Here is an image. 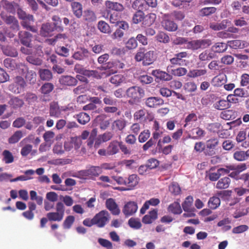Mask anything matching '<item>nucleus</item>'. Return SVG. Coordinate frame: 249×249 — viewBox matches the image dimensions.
Segmentation results:
<instances>
[{"mask_svg":"<svg viewBox=\"0 0 249 249\" xmlns=\"http://www.w3.org/2000/svg\"><path fill=\"white\" fill-rule=\"evenodd\" d=\"M65 211V205L61 202L59 201L55 205V212H49L47 213L46 217H43L40 219V227L41 228H44L46 224L49 221H61L64 216Z\"/></svg>","mask_w":249,"mask_h":249,"instance_id":"nucleus-1","label":"nucleus"},{"mask_svg":"<svg viewBox=\"0 0 249 249\" xmlns=\"http://www.w3.org/2000/svg\"><path fill=\"white\" fill-rule=\"evenodd\" d=\"M135 59L137 62L142 61L143 66H149L155 60V52L149 51L145 52L144 48L140 49L135 55Z\"/></svg>","mask_w":249,"mask_h":249,"instance_id":"nucleus-2","label":"nucleus"},{"mask_svg":"<svg viewBox=\"0 0 249 249\" xmlns=\"http://www.w3.org/2000/svg\"><path fill=\"white\" fill-rule=\"evenodd\" d=\"M26 86L24 79L20 76H17L13 79V82L8 86V89L15 94H19L24 90Z\"/></svg>","mask_w":249,"mask_h":249,"instance_id":"nucleus-3","label":"nucleus"},{"mask_svg":"<svg viewBox=\"0 0 249 249\" xmlns=\"http://www.w3.org/2000/svg\"><path fill=\"white\" fill-rule=\"evenodd\" d=\"M127 96L135 103L139 102L144 96V90L141 87L133 86L129 88L126 91Z\"/></svg>","mask_w":249,"mask_h":249,"instance_id":"nucleus-4","label":"nucleus"},{"mask_svg":"<svg viewBox=\"0 0 249 249\" xmlns=\"http://www.w3.org/2000/svg\"><path fill=\"white\" fill-rule=\"evenodd\" d=\"M94 223L99 228L104 227L109 220V213L106 210L100 211L93 217Z\"/></svg>","mask_w":249,"mask_h":249,"instance_id":"nucleus-5","label":"nucleus"},{"mask_svg":"<svg viewBox=\"0 0 249 249\" xmlns=\"http://www.w3.org/2000/svg\"><path fill=\"white\" fill-rule=\"evenodd\" d=\"M169 14H165L163 15L161 26L166 31L169 32H175L178 29L177 24L170 19Z\"/></svg>","mask_w":249,"mask_h":249,"instance_id":"nucleus-6","label":"nucleus"},{"mask_svg":"<svg viewBox=\"0 0 249 249\" xmlns=\"http://www.w3.org/2000/svg\"><path fill=\"white\" fill-rule=\"evenodd\" d=\"M219 144V140L217 138L208 140L206 142V149L204 153L206 155L212 156L216 154V147Z\"/></svg>","mask_w":249,"mask_h":249,"instance_id":"nucleus-7","label":"nucleus"},{"mask_svg":"<svg viewBox=\"0 0 249 249\" xmlns=\"http://www.w3.org/2000/svg\"><path fill=\"white\" fill-rule=\"evenodd\" d=\"M0 18L7 25H11V28L15 30H18L19 25L18 20L13 16H8L4 11H1L0 13Z\"/></svg>","mask_w":249,"mask_h":249,"instance_id":"nucleus-8","label":"nucleus"},{"mask_svg":"<svg viewBox=\"0 0 249 249\" xmlns=\"http://www.w3.org/2000/svg\"><path fill=\"white\" fill-rule=\"evenodd\" d=\"M138 209L136 202L130 201L127 202L124 206L122 212L125 217H129L134 214Z\"/></svg>","mask_w":249,"mask_h":249,"instance_id":"nucleus-9","label":"nucleus"},{"mask_svg":"<svg viewBox=\"0 0 249 249\" xmlns=\"http://www.w3.org/2000/svg\"><path fill=\"white\" fill-rule=\"evenodd\" d=\"M22 20V21L20 23L21 26L24 29L28 30L35 33L37 32V28L36 26L32 25L35 21L34 16L32 15L28 16Z\"/></svg>","mask_w":249,"mask_h":249,"instance_id":"nucleus-10","label":"nucleus"},{"mask_svg":"<svg viewBox=\"0 0 249 249\" xmlns=\"http://www.w3.org/2000/svg\"><path fill=\"white\" fill-rule=\"evenodd\" d=\"M105 5L107 10L118 12H122L125 9L124 6L121 3L107 0L105 2Z\"/></svg>","mask_w":249,"mask_h":249,"instance_id":"nucleus-11","label":"nucleus"},{"mask_svg":"<svg viewBox=\"0 0 249 249\" xmlns=\"http://www.w3.org/2000/svg\"><path fill=\"white\" fill-rule=\"evenodd\" d=\"M106 206L113 215H118L120 213V210L115 200L109 198L106 201Z\"/></svg>","mask_w":249,"mask_h":249,"instance_id":"nucleus-12","label":"nucleus"},{"mask_svg":"<svg viewBox=\"0 0 249 249\" xmlns=\"http://www.w3.org/2000/svg\"><path fill=\"white\" fill-rule=\"evenodd\" d=\"M18 36L20 43L24 46H30L32 44L33 35L30 33L21 31L18 32Z\"/></svg>","mask_w":249,"mask_h":249,"instance_id":"nucleus-13","label":"nucleus"},{"mask_svg":"<svg viewBox=\"0 0 249 249\" xmlns=\"http://www.w3.org/2000/svg\"><path fill=\"white\" fill-rule=\"evenodd\" d=\"M188 56V53L187 52H181L174 54V57L170 59V62L173 65H182L184 60H182L184 58Z\"/></svg>","mask_w":249,"mask_h":249,"instance_id":"nucleus-14","label":"nucleus"},{"mask_svg":"<svg viewBox=\"0 0 249 249\" xmlns=\"http://www.w3.org/2000/svg\"><path fill=\"white\" fill-rule=\"evenodd\" d=\"M59 83L65 86H74L77 85V79L71 75H62L59 79Z\"/></svg>","mask_w":249,"mask_h":249,"instance_id":"nucleus-15","label":"nucleus"},{"mask_svg":"<svg viewBox=\"0 0 249 249\" xmlns=\"http://www.w3.org/2000/svg\"><path fill=\"white\" fill-rule=\"evenodd\" d=\"M102 172L103 170L102 167L94 166H91L89 169L81 171L82 175L88 177H97L100 174H102Z\"/></svg>","mask_w":249,"mask_h":249,"instance_id":"nucleus-16","label":"nucleus"},{"mask_svg":"<svg viewBox=\"0 0 249 249\" xmlns=\"http://www.w3.org/2000/svg\"><path fill=\"white\" fill-rule=\"evenodd\" d=\"M61 109H62V107H59L57 103H51L49 109L50 116L55 118L60 117L62 111Z\"/></svg>","mask_w":249,"mask_h":249,"instance_id":"nucleus-17","label":"nucleus"},{"mask_svg":"<svg viewBox=\"0 0 249 249\" xmlns=\"http://www.w3.org/2000/svg\"><path fill=\"white\" fill-rule=\"evenodd\" d=\"M139 181V178L136 174H132L130 175L127 178H126L125 186L128 188L125 190H130L134 189V188L138 184Z\"/></svg>","mask_w":249,"mask_h":249,"instance_id":"nucleus-18","label":"nucleus"},{"mask_svg":"<svg viewBox=\"0 0 249 249\" xmlns=\"http://www.w3.org/2000/svg\"><path fill=\"white\" fill-rule=\"evenodd\" d=\"M73 14L78 18H80L83 13V5L81 3L78 1H74L71 4Z\"/></svg>","mask_w":249,"mask_h":249,"instance_id":"nucleus-19","label":"nucleus"},{"mask_svg":"<svg viewBox=\"0 0 249 249\" xmlns=\"http://www.w3.org/2000/svg\"><path fill=\"white\" fill-rule=\"evenodd\" d=\"M152 74L156 78L162 81H170L173 78L171 74L160 70L152 71Z\"/></svg>","mask_w":249,"mask_h":249,"instance_id":"nucleus-20","label":"nucleus"},{"mask_svg":"<svg viewBox=\"0 0 249 249\" xmlns=\"http://www.w3.org/2000/svg\"><path fill=\"white\" fill-rule=\"evenodd\" d=\"M145 105L149 107H156L164 103L163 100L158 97H150L147 98L145 100Z\"/></svg>","mask_w":249,"mask_h":249,"instance_id":"nucleus-21","label":"nucleus"},{"mask_svg":"<svg viewBox=\"0 0 249 249\" xmlns=\"http://www.w3.org/2000/svg\"><path fill=\"white\" fill-rule=\"evenodd\" d=\"M54 31V27L50 23H44L41 25L40 30V35L42 36L47 37L51 36Z\"/></svg>","mask_w":249,"mask_h":249,"instance_id":"nucleus-22","label":"nucleus"},{"mask_svg":"<svg viewBox=\"0 0 249 249\" xmlns=\"http://www.w3.org/2000/svg\"><path fill=\"white\" fill-rule=\"evenodd\" d=\"M158 217V211L154 209L150 211L148 213L145 215L142 218V222L144 224H148L152 223Z\"/></svg>","mask_w":249,"mask_h":249,"instance_id":"nucleus-23","label":"nucleus"},{"mask_svg":"<svg viewBox=\"0 0 249 249\" xmlns=\"http://www.w3.org/2000/svg\"><path fill=\"white\" fill-rule=\"evenodd\" d=\"M28 210L24 212L22 215L27 219L32 220L34 219L35 215L33 212L36 208V204L33 202H29L28 203Z\"/></svg>","mask_w":249,"mask_h":249,"instance_id":"nucleus-24","label":"nucleus"},{"mask_svg":"<svg viewBox=\"0 0 249 249\" xmlns=\"http://www.w3.org/2000/svg\"><path fill=\"white\" fill-rule=\"evenodd\" d=\"M207 71L206 69H193L189 71L187 76L191 78H196L203 76L206 74Z\"/></svg>","mask_w":249,"mask_h":249,"instance_id":"nucleus-25","label":"nucleus"},{"mask_svg":"<svg viewBox=\"0 0 249 249\" xmlns=\"http://www.w3.org/2000/svg\"><path fill=\"white\" fill-rule=\"evenodd\" d=\"M125 77L121 74H115L111 76L109 79V82L115 86H119L122 83L125 82Z\"/></svg>","mask_w":249,"mask_h":249,"instance_id":"nucleus-26","label":"nucleus"},{"mask_svg":"<svg viewBox=\"0 0 249 249\" xmlns=\"http://www.w3.org/2000/svg\"><path fill=\"white\" fill-rule=\"evenodd\" d=\"M9 104L14 109L21 108L24 104V101L18 97L13 96L9 101Z\"/></svg>","mask_w":249,"mask_h":249,"instance_id":"nucleus-27","label":"nucleus"},{"mask_svg":"<svg viewBox=\"0 0 249 249\" xmlns=\"http://www.w3.org/2000/svg\"><path fill=\"white\" fill-rule=\"evenodd\" d=\"M156 18V15L155 14L150 13L146 15H144L142 26L145 28L150 26L154 23Z\"/></svg>","mask_w":249,"mask_h":249,"instance_id":"nucleus-28","label":"nucleus"},{"mask_svg":"<svg viewBox=\"0 0 249 249\" xmlns=\"http://www.w3.org/2000/svg\"><path fill=\"white\" fill-rule=\"evenodd\" d=\"M230 23L228 19L223 20L220 23H212L210 24V27L214 31H219L226 29Z\"/></svg>","mask_w":249,"mask_h":249,"instance_id":"nucleus-29","label":"nucleus"},{"mask_svg":"<svg viewBox=\"0 0 249 249\" xmlns=\"http://www.w3.org/2000/svg\"><path fill=\"white\" fill-rule=\"evenodd\" d=\"M90 53L85 48H81L79 51L75 52L73 54V57L78 60H83L89 57Z\"/></svg>","mask_w":249,"mask_h":249,"instance_id":"nucleus-30","label":"nucleus"},{"mask_svg":"<svg viewBox=\"0 0 249 249\" xmlns=\"http://www.w3.org/2000/svg\"><path fill=\"white\" fill-rule=\"evenodd\" d=\"M35 171L32 169H29L24 172L25 175H21L18 176L15 178L10 179V182H16L18 181H26L32 178V177H30L34 174Z\"/></svg>","mask_w":249,"mask_h":249,"instance_id":"nucleus-31","label":"nucleus"},{"mask_svg":"<svg viewBox=\"0 0 249 249\" xmlns=\"http://www.w3.org/2000/svg\"><path fill=\"white\" fill-rule=\"evenodd\" d=\"M83 13V19L88 22L95 21L97 19L95 13L91 9H86L84 11Z\"/></svg>","mask_w":249,"mask_h":249,"instance_id":"nucleus-32","label":"nucleus"},{"mask_svg":"<svg viewBox=\"0 0 249 249\" xmlns=\"http://www.w3.org/2000/svg\"><path fill=\"white\" fill-rule=\"evenodd\" d=\"M52 19L53 21V27H54V30L58 32H63L64 31V27L62 25V20L57 15H54L52 17Z\"/></svg>","mask_w":249,"mask_h":249,"instance_id":"nucleus-33","label":"nucleus"},{"mask_svg":"<svg viewBox=\"0 0 249 249\" xmlns=\"http://www.w3.org/2000/svg\"><path fill=\"white\" fill-rule=\"evenodd\" d=\"M231 182V179L225 177L220 179L217 182L216 188L218 189H225L228 188Z\"/></svg>","mask_w":249,"mask_h":249,"instance_id":"nucleus-34","label":"nucleus"},{"mask_svg":"<svg viewBox=\"0 0 249 249\" xmlns=\"http://www.w3.org/2000/svg\"><path fill=\"white\" fill-rule=\"evenodd\" d=\"M227 79V76L224 74H219L214 77L212 80V84L214 87H219L223 85Z\"/></svg>","mask_w":249,"mask_h":249,"instance_id":"nucleus-35","label":"nucleus"},{"mask_svg":"<svg viewBox=\"0 0 249 249\" xmlns=\"http://www.w3.org/2000/svg\"><path fill=\"white\" fill-rule=\"evenodd\" d=\"M38 73L42 80L49 81L53 78L52 72L48 69H40Z\"/></svg>","mask_w":249,"mask_h":249,"instance_id":"nucleus-36","label":"nucleus"},{"mask_svg":"<svg viewBox=\"0 0 249 249\" xmlns=\"http://www.w3.org/2000/svg\"><path fill=\"white\" fill-rule=\"evenodd\" d=\"M228 49V45L223 42H217L212 48V50L216 53H222Z\"/></svg>","mask_w":249,"mask_h":249,"instance_id":"nucleus-37","label":"nucleus"},{"mask_svg":"<svg viewBox=\"0 0 249 249\" xmlns=\"http://www.w3.org/2000/svg\"><path fill=\"white\" fill-rule=\"evenodd\" d=\"M126 122L124 119H118L114 121L112 124V128L116 130L122 131L126 126Z\"/></svg>","mask_w":249,"mask_h":249,"instance_id":"nucleus-38","label":"nucleus"},{"mask_svg":"<svg viewBox=\"0 0 249 249\" xmlns=\"http://www.w3.org/2000/svg\"><path fill=\"white\" fill-rule=\"evenodd\" d=\"M168 211L175 214H179L182 212L180 204L178 202L171 204L168 208Z\"/></svg>","mask_w":249,"mask_h":249,"instance_id":"nucleus-39","label":"nucleus"},{"mask_svg":"<svg viewBox=\"0 0 249 249\" xmlns=\"http://www.w3.org/2000/svg\"><path fill=\"white\" fill-rule=\"evenodd\" d=\"M233 157L236 160L238 161H243L248 160L246 151H236L233 153Z\"/></svg>","mask_w":249,"mask_h":249,"instance_id":"nucleus-40","label":"nucleus"},{"mask_svg":"<svg viewBox=\"0 0 249 249\" xmlns=\"http://www.w3.org/2000/svg\"><path fill=\"white\" fill-rule=\"evenodd\" d=\"M132 7L137 11H142L146 9L147 5L145 0H136L132 4Z\"/></svg>","mask_w":249,"mask_h":249,"instance_id":"nucleus-41","label":"nucleus"},{"mask_svg":"<svg viewBox=\"0 0 249 249\" xmlns=\"http://www.w3.org/2000/svg\"><path fill=\"white\" fill-rule=\"evenodd\" d=\"M24 99L29 105H33L37 101L38 97L35 93L27 92L24 94Z\"/></svg>","mask_w":249,"mask_h":249,"instance_id":"nucleus-42","label":"nucleus"},{"mask_svg":"<svg viewBox=\"0 0 249 249\" xmlns=\"http://www.w3.org/2000/svg\"><path fill=\"white\" fill-rule=\"evenodd\" d=\"M193 200V197L191 196L186 197L185 201L182 204V208L185 212L191 211Z\"/></svg>","mask_w":249,"mask_h":249,"instance_id":"nucleus-43","label":"nucleus"},{"mask_svg":"<svg viewBox=\"0 0 249 249\" xmlns=\"http://www.w3.org/2000/svg\"><path fill=\"white\" fill-rule=\"evenodd\" d=\"M208 206L211 209L214 210L217 208L220 204V199L218 197L213 196L210 198Z\"/></svg>","mask_w":249,"mask_h":249,"instance_id":"nucleus-44","label":"nucleus"},{"mask_svg":"<svg viewBox=\"0 0 249 249\" xmlns=\"http://www.w3.org/2000/svg\"><path fill=\"white\" fill-rule=\"evenodd\" d=\"M78 123L82 124H85L90 121V117L85 112H81L76 115Z\"/></svg>","mask_w":249,"mask_h":249,"instance_id":"nucleus-45","label":"nucleus"},{"mask_svg":"<svg viewBox=\"0 0 249 249\" xmlns=\"http://www.w3.org/2000/svg\"><path fill=\"white\" fill-rule=\"evenodd\" d=\"M228 47L233 49H237L242 48L245 46V43L243 41L240 40H234L228 41L227 42Z\"/></svg>","mask_w":249,"mask_h":249,"instance_id":"nucleus-46","label":"nucleus"},{"mask_svg":"<svg viewBox=\"0 0 249 249\" xmlns=\"http://www.w3.org/2000/svg\"><path fill=\"white\" fill-rule=\"evenodd\" d=\"M156 40L164 44L168 43L170 41L169 36L163 32H160L156 36Z\"/></svg>","mask_w":249,"mask_h":249,"instance_id":"nucleus-47","label":"nucleus"},{"mask_svg":"<svg viewBox=\"0 0 249 249\" xmlns=\"http://www.w3.org/2000/svg\"><path fill=\"white\" fill-rule=\"evenodd\" d=\"M54 89V85L51 83H46L42 85L40 88V91L42 94L46 95L51 93Z\"/></svg>","mask_w":249,"mask_h":249,"instance_id":"nucleus-48","label":"nucleus"},{"mask_svg":"<svg viewBox=\"0 0 249 249\" xmlns=\"http://www.w3.org/2000/svg\"><path fill=\"white\" fill-rule=\"evenodd\" d=\"M23 137L22 132L20 130L16 131L14 134L8 139V142L10 144H14L18 142Z\"/></svg>","mask_w":249,"mask_h":249,"instance_id":"nucleus-49","label":"nucleus"},{"mask_svg":"<svg viewBox=\"0 0 249 249\" xmlns=\"http://www.w3.org/2000/svg\"><path fill=\"white\" fill-rule=\"evenodd\" d=\"M144 15L143 11H141V10L137 11L133 16V23L134 24H138L141 22H142L143 18H144Z\"/></svg>","mask_w":249,"mask_h":249,"instance_id":"nucleus-50","label":"nucleus"},{"mask_svg":"<svg viewBox=\"0 0 249 249\" xmlns=\"http://www.w3.org/2000/svg\"><path fill=\"white\" fill-rule=\"evenodd\" d=\"M98 28L102 33L108 34L111 32L109 25L105 21L101 20L98 23Z\"/></svg>","mask_w":249,"mask_h":249,"instance_id":"nucleus-51","label":"nucleus"},{"mask_svg":"<svg viewBox=\"0 0 249 249\" xmlns=\"http://www.w3.org/2000/svg\"><path fill=\"white\" fill-rule=\"evenodd\" d=\"M118 145L117 142H111L107 148V154L113 155L116 154L119 151Z\"/></svg>","mask_w":249,"mask_h":249,"instance_id":"nucleus-52","label":"nucleus"},{"mask_svg":"<svg viewBox=\"0 0 249 249\" xmlns=\"http://www.w3.org/2000/svg\"><path fill=\"white\" fill-rule=\"evenodd\" d=\"M130 227L134 229H139L142 227V224L138 218L131 217L128 221Z\"/></svg>","mask_w":249,"mask_h":249,"instance_id":"nucleus-53","label":"nucleus"},{"mask_svg":"<svg viewBox=\"0 0 249 249\" xmlns=\"http://www.w3.org/2000/svg\"><path fill=\"white\" fill-rule=\"evenodd\" d=\"M216 11V8L214 7H204L200 10V13L201 16H209L215 13Z\"/></svg>","mask_w":249,"mask_h":249,"instance_id":"nucleus-54","label":"nucleus"},{"mask_svg":"<svg viewBox=\"0 0 249 249\" xmlns=\"http://www.w3.org/2000/svg\"><path fill=\"white\" fill-rule=\"evenodd\" d=\"M75 221V217L73 215H69L66 217L63 223V227L64 229H69L71 228Z\"/></svg>","mask_w":249,"mask_h":249,"instance_id":"nucleus-55","label":"nucleus"},{"mask_svg":"<svg viewBox=\"0 0 249 249\" xmlns=\"http://www.w3.org/2000/svg\"><path fill=\"white\" fill-rule=\"evenodd\" d=\"M30 199L32 200H35L38 205H42L43 203V197L37 195L35 191L32 190L30 192Z\"/></svg>","mask_w":249,"mask_h":249,"instance_id":"nucleus-56","label":"nucleus"},{"mask_svg":"<svg viewBox=\"0 0 249 249\" xmlns=\"http://www.w3.org/2000/svg\"><path fill=\"white\" fill-rule=\"evenodd\" d=\"M170 15L176 21H181L185 17L184 13L181 11H174Z\"/></svg>","mask_w":249,"mask_h":249,"instance_id":"nucleus-57","label":"nucleus"},{"mask_svg":"<svg viewBox=\"0 0 249 249\" xmlns=\"http://www.w3.org/2000/svg\"><path fill=\"white\" fill-rule=\"evenodd\" d=\"M1 2L3 4V8L8 12L10 13H15V9L12 2L6 0H2Z\"/></svg>","mask_w":249,"mask_h":249,"instance_id":"nucleus-58","label":"nucleus"},{"mask_svg":"<svg viewBox=\"0 0 249 249\" xmlns=\"http://www.w3.org/2000/svg\"><path fill=\"white\" fill-rule=\"evenodd\" d=\"M2 155L3 156V160L5 163H11L14 161V156L9 151L7 150H4L2 153Z\"/></svg>","mask_w":249,"mask_h":249,"instance_id":"nucleus-59","label":"nucleus"},{"mask_svg":"<svg viewBox=\"0 0 249 249\" xmlns=\"http://www.w3.org/2000/svg\"><path fill=\"white\" fill-rule=\"evenodd\" d=\"M171 73L176 76L180 77L187 74V70L183 67H179L177 69L172 70Z\"/></svg>","mask_w":249,"mask_h":249,"instance_id":"nucleus-60","label":"nucleus"},{"mask_svg":"<svg viewBox=\"0 0 249 249\" xmlns=\"http://www.w3.org/2000/svg\"><path fill=\"white\" fill-rule=\"evenodd\" d=\"M234 115V112L232 110H224L220 113V117L225 120L231 119Z\"/></svg>","mask_w":249,"mask_h":249,"instance_id":"nucleus-61","label":"nucleus"},{"mask_svg":"<svg viewBox=\"0 0 249 249\" xmlns=\"http://www.w3.org/2000/svg\"><path fill=\"white\" fill-rule=\"evenodd\" d=\"M183 88L185 90L188 92H193L196 90L197 86L195 82L190 81L184 84Z\"/></svg>","mask_w":249,"mask_h":249,"instance_id":"nucleus-62","label":"nucleus"},{"mask_svg":"<svg viewBox=\"0 0 249 249\" xmlns=\"http://www.w3.org/2000/svg\"><path fill=\"white\" fill-rule=\"evenodd\" d=\"M169 191L174 196H177L180 193L181 189L177 183H172L169 187Z\"/></svg>","mask_w":249,"mask_h":249,"instance_id":"nucleus-63","label":"nucleus"},{"mask_svg":"<svg viewBox=\"0 0 249 249\" xmlns=\"http://www.w3.org/2000/svg\"><path fill=\"white\" fill-rule=\"evenodd\" d=\"M150 136V131L148 129L142 131L138 137L139 142L143 143L146 142Z\"/></svg>","mask_w":249,"mask_h":249,"instance_id":"nucleus-64","label":"nucleus"}]
</instances>
